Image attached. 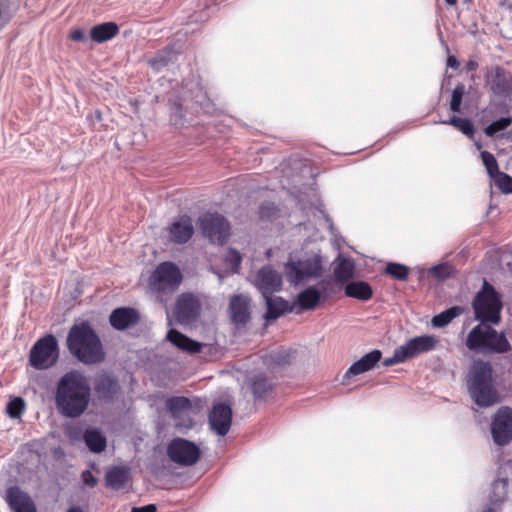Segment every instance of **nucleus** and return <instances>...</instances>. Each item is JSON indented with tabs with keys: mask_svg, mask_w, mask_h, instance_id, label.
<instances>
[{
	"mask_svg": "<svg viewBox=\"0 0 512 512\" xmlns=\"http://www.w3.org/2000/svg\"><path fill=\"white\" fill-rule=\"evenodd\" d=\"M259 214L262 219L271 218L277 214V209L273 204L267 203L260 207Z\"/></svg>",
	"mask_w": 512,
	"mask_h": 512,
	"instance_id": "49530a36",
	"label": "nucleus"
},
{
	"mask_svg": "<svg viewBox=\"0 0 512 512\" xmlns=\"http://www.w3.org/2000/svg\"><path fill=\"white\" fill-rule=\"evenodd\" d=\"M5 500L13 512H36L31 497L17 486L7 489Z\"/></svg>",
	"mask_w": 512,
	"mask_h": 512,
	"instance_id": "aec40b11",
	"label": "nucleus"
},
{
	"mask_svg": "<svg viewBox=\"0 0 512 512\" xmlns=\"http://www.w3.org/2000/svg\"><path fill=\"white\" fill-rule=\"evenodd\" d=\"M324 299L325 296L318 288L309 286L298 293L292 304L294 311L301 313L315 310Z\"/></svg>",
	"mask_w": 512,
	"mask_h": 512,
	"instance_id": "f3484780",
	"label": "nucleus"
},
{
	"mask_svg": "<svg viewBox=\"0 0 512 512\" xmlns=\"http://www.w3.org/2000/svg\"><path fill=\"white\" fill-rule=\"evenodd\" d=\"M167 455L172 462L180 466H191L198 461L200 449L191 441L175 438L168 444Z\"/></svg>",
	"mask_w": 512,
	"mask_h": 512,
	"instance_id": "9b49d317",
	"label": "nucleus"
},
{
	"mask_svg": "<svg viewBox=\"0 0 512 512\" xmlns=\"http://www.w3.org/2000/svg\"><path fill=\"white\" fill-rule=\"evenodd\" d=\"M464 309L460 306H453L432 318V325L436 328L447 326L454 318L460 316Z\"/></svg>",
	"mask_w": 512,
	"mask_h": 512,
	"instance_id": "2f4dec72",
	"label": "nucleus"
},
{
	"mask_svg": "<svg viewBox=\"0 0 512 512\" xmlns=\"http://www.w3.org/2000/svg\"><path fill=\"white\" fill-rule=\"evenodd\" d=\"M139 320V315L133 308L120 307L112 311L109 322L116 330H125L135 325Z\"/></svg>",
	"mask_w": 512,
	"mask_h": 512,
	"instance_id": "5701e85b",
	"label": "nucleus"
},
{
	"mask_svg": "<svg viewBox=\"0 0 512 512\" xmlns=\"http://www.w3.org/2000/svg\"><path fill=\"white\" fill-rule=\"evenodd\" d=\"M492 179L503 194H512V176L500 171Z\"/></svg>",
	"mask_w": 512,
	"mask_h": 512,
	"instance_id": "c9c22d12",
	"label": "nucleus"
},
{
	"mask_svg": "<svg viewBox=\"0 0 512 512\" xmlns=\"http://www.w3.org/2000/svg\"><path fill=\"white\" fill-rule=\"evenodd\" d=\"M253 284L263 297H267L281 290L282 275L270 265H266L257 271Z\"/></svg>",
	"mask_w": 512,
	"mask_h": 512,
	"instance_id": "4468645a",
	"label": "nucleus"
},
{
	"mask_svg": "<svg viewBox=\"0 0 512 512\" xmlns=\"http://www.w3.org/2000/svg\"><path fill=\"white\" fill-rule=\"evenodd\" d=\"M355 264L352 259L339 255L335 261L334 278L338 283H346L354 276Z\"/></svg>",
	"mask_w": 512,
	"mask_h": 512,
	"instance_id": "a878e982",
	"label": "nucleus"
},
{
	"mask_svg": "<svg viewBox=\"0 0 512 512\" xmlns=\"http://www.w3.org/2000/svg\"><path fill=\"white\" fill-rule=\"evenodd\" d=\"M445 2L448 4V5H454L457 3V0H445Z\"/></svg>",
	"mask_w": 512,
	"mask_h": 512,
	"instance_id": "5fc2aeb1",
	"label": "nucleus"
},
{
	"mask_svg": "<svg viewBox=\"0 0 512 512\" xmlns=\"http://www.w3.org/2000/svg\"><path fill=\"white\" fill-rule=\"evenodd\" d=\"M58 343L55 336L49 334L39 339L30 350L31 366L43 370L53 366L58 359Z\"/></svg>",
	"mask_w": 512,
	"mask_h": 512,
	"instance_id": "6e6552de",
	"label": "nucleus"
},
{
	"mask_svg": "<svg viewBox=\"0 0 512 512\" xmlns=\"http://www.w3.org/2000/svg\"><path fill=\"white\" fill-rule=\"evenodd\" d=\"M276 363H277V364H279V365H281V364L286 363V361H283V360H280V359H278V358H277V359H276Z\"/></svg>",
	"mask_w": 512,
	"mask_h": 512,
	"instance_id": "6e6d98bb",
	"label": "nucleus"
},
{
	"mask_svg": "<svg viewBox=\"0 0 512 512\" xmlns=\"http://www.w3.org/2000/svg\"><path fill=\"white\" fill-rule=\"evenodd\" d=\"M345 294L348 297L361 301H368L373 295L371 286L364 281L350 282L345 287Z\"/></svg>",
	"mask_w": 512,
	"mask_h": 512,
	"instance_id": "c756f323",
	"label": "nucleus"
},
{
	"mask_svg": "<svg viewBox=\"0 0 512 512\" xmlns=\"http://www.w3.org/2000/svg\"><path fill=\"white\" fill-rule=\"evenodd\" d=\"M83 438L87 447L94 453H100L106 448V438L97 430H86Z\"/></svg>",
	"mask_w": 512,
	"mask_h": 512,
	"instance_id": "7c9ffc66",
	"label": "nucleus"
},
{
	"mask_svg": "<svg viewBox=\"0 0 512 512\" xmlns=\"http://www.w3.org/2000/svg\"><path fill=\"white\" fill-rule=\"evenodd\" d=\"M481 159L491 179L500 172L498 162L492 153L488 151H482Z\"/></svg>",
	"mask_w": 512,
	"mask_h": 512,
	"instance_id": "f704fd0d",
	"label": "nucleus"
},
{
	"mask_svg": "<svg viewBox=\"0 0 512 512\" xmlns=\"http://www.w3.org/2000/svg\"><path fill=\"white\" fill-rule=\"evenodd\" d=\"M67 512H83V510L79 506H73Z\"/></svg>",
	"mask_w": 512,
	"mask_h": 512,
	"instance_id": "864d4df0",
	"label": "nucleus"
},
{
	"mask_svg": "<svg viewBox=\"0 0 512 512\" xmlns=\"http://www.w3.org/2000/svg\"><path fill=\"white\" fill-rule=\"evenodd\" d=\"M486 83L494 96L508 98L512 94V75L500 66L491 68Z\"/></svg>",
	"mask_w": 512,
	"mask_h": 512,
	"instance_id": "ddd939ff",
	"label": "nucleus"
},
{
	"mask_svg": "<svg viewBox=\"0 0 512 512\" xmlns=\"http://www.w3.org/2000/svg\"><path fill=\"white\" fill-rule=\"evenodd\" d=\"M493 441L499 445H507L512 440V409L501 407L494 415L491 424Z\"/></svg>",
	"mask_w": 512,
	"mask_h": 512,
	"instance_id": "f8f14e48",
	"label": "nucleus"
},
{
	"mask_svg": "<svg viewBox=\"0 0 512 512\" xmlns=\"http://www.w3.org/2000/svg\"><path fill=\"white\" fill-rule=\"evenodd\" d=\"M194 233L191 217L184 215L169 226V239L172 242L183 244L188 242Z\"/></svg>",
	"mask_w": 512,
	"mask_h": 512,
	"instance_id": "4be33fe9",
	"label": "nucleus"
},
{
	"mask_svg": "<svg viewBox=\"0 0 512 512\" xmlns=\"http://www.w3.org/2000/svg\"><path fill=\"white\" fill-rule=\"evenodd\" d=\"M229 312L231 321L235 325H245L250 320V298L245 295L231 297Z\"/></svg>",
	"mask_w": 512,
	"mask_h": 512,
	"instance_id": "412c9836",
	"label": "nucleus"
},
{
	"mask_svg": "<svg viewBox=\"0 0 512 512\" xmlns=\"http://www.w3.org/2000/svg\"><path fill=\"white\" fill-rule=\"evenodd\" d=\"M90 397V383L81 372L73 370L60 378L55 403L63 416L75 418L82 415L89 405Z\"/></svg>",
	"mask_w": 512,
	"mask_h": 512,
	"instance_id": "f257e3e1",
	"label": "nucleus"
},
{
	"mask_svg": "<svg viewBox=\"0 0 512 512\" xmlns=\"http://www.w3.org/2000/svg\"><path fill=\"white\" fill-rule=\"evenodd\" d=\"M408 267L399 263H388L385 272L397 280H406L408 277Z\"/></svg>",
	"mask_w": 512,
	"mask_h": 512,
	"instance_id": "e433bc0d",
	"label": "nucleus"
},
{
	"mask_svg": "<svg viewBox=\"0 0 512 512\" xmlns=\"http://www.w3.org/2000/svg\"><path fill=\"white\" fill-rule=\"evenodd\" d=\"M468 391L480 407H489L499 402V396L492 380V366L482 360L474 361L468 381Z\"/></svg>",
	"mask_w": 512,
	"mask_h": 512,
	"instance_id": "7ed1b4c3",
	"label": "nucleus"
},
{
	"mask_svg": "<svg viewBox=\"0 0 512 512\" xmlns=\"http://www.w3.org/2000/svg\"><path fill=\"white\" fill-rule=\"evenodd\" d=\"M466 346L469 350L482 354H502L511 349L503 333H498L490 323L482 322L469 332Z\"/></svg>",
	"mask_w": 512,
	"mask_h": 512,
	"instance_id": "20e7f679",
	"label": "nucleus"
},
{
	"mask_svg": "<svg viewBox=\"0 0 512 512\" xmlns=\"http://www.w3.org/2000/svg\"><path fill=\"white\" fill-rule=\"evenodd\" d=\"M381 356V351L377 349L365 354L349 367L344 375V378H351L373 369L374 366L380 361Z\"/></svg>",
	"mask_w": 512,
	"mask_h": 512,
	"instance_id": "b1692460",
	"label": "nucleus"
},
{
	"mask_svg": "<svg viewBox=\"0 0 512 512\" xmlns=\"http://www.w3.org/2000/svg\"><path fill=\"white\" fill-rule=\"evenodd\" d=\"M25 409L22 398H14L7 405V413L11 418H19Z\"/></svg>",
	"mask_w": 512,
	"mask_h": 512,
	"instance_id": "79ce46f5",
	"label": "nucleus"
},
{
	"mask_svg": "<svg viewBox=\"0 0 512 512\" xmlns=\"http://www.w3.org/2000/svg\"><path fill=\"white\" fill-rule=\"evenodd\" d=\"M447 66L452 68V69H457L458 68L459 62H458V60L456 59L455 56H452V55L448 56V58H447Z\"/></svg>",
	"mask_w": 512,
	"mask_h": 512,
	"instance_id": "8fccbe9b",
	"label": "nucleus"
},
{
	"mask_svg": "<svg viewBox=\"0 0 512 512\" xmlns=\"http://www.w3.org/2000/svg\"><path fill=\"white\" fill-rule=\"evenodd\" d=\"M429 271H430V274L432 276H434L435 278H437L439 280H444V279L450 277V275L453 272V268L451 265L444 263V264H439V265H435V266L431 267Z\"/></svg>",
	"mask_w": 512,
	"mask_h": 512,
	"instance_id": "c03bdc74",
	"label": "nucleus"
},
{
	"mask_svg": "<svg viewBox=\"0 0 512 512\" xmlns=\"http://www.w3.org/2000/svg\"><path fill=\"white\" fill-rule=\"evenodd\" d=\"M182 281V274L172 262L160 263L149 279V287L155 293H172Z\"/></svg>",
	"mask_w": 512,
	"mask_h": 512,
	"instance_id": "0eeeda50",
	"label": "nucleus"
},
{
	"mask_svg": "<svg viewBox=\"0 0 512 512\" xmlns=\"http://www.w3.org/2000/svg\"><path fill=\"white\" fill-rule=\"evenodd\" d=\"M284 272L292 285L318 278L322 274V257L318 253H311L297 261H289L285 264Z\"/></svg>",
	"mask_w": 512,
	"mask_h": 512,
	"instance_id": "423d86ee",
	"label": "nucleus"
},
{
	"mask_svg": "<svg viewBox=\"0 0 512 512\" xmlns=\"http://www.w3.org/2000/svg\"><path fill=\"white\" fill-rule=\"evenodd\" d=\"M67 346L70 353L85 364L99 363L104 359L101 341L86 323L71 327Z\"/></svg>",
	"mask_w": 512,
	"mask_h": 512,
	"instance_id": "f03ea898",
	"label": "nucleus"
},
{
	"mask_svg": "<svg viewBox=\"0 0 512 512\" xmlns=\"http://www.w3.org/2000/svg\"><path fill=\"white\" fill-rule=\"evenodd\" d=\"M198 223L202 234L211 243L223 244L230 235L228 221L218 213H207L199 218Z\"/></svg>",
	"mask_w": 512,
	"mask_h": 512,
	"instance_id": "9d476101",
	"label": "nucleus"
},
{
	"mask_svg": "<svg viewBox=\"0 0 512 512\" xmlns=\"http://www.w3.org/2000/svg\"><path fill=\"white\" fill-rule=\"evenodd\" d=\"M464 93H465V87L463 84H458L452 91L451 101H450V109L453 112H455V113L460 112L461 103H462Z\"/></svg>",
	"mask_w": 512,
	"mask_h": 512,
	"instance_id": "ea45409f",
	"label": "nucleus"
},
{
	"mask_svg": "<svg viewBox=\"0 0 512 512\" xmlns=\"http://www.w3.org/2000/svg\"><path fill=\"white\" fill-rule=\"evenodd\" d=\"M200 302L191 293L181 294L176 302L175 317L181 324H189L194 321L200 313Z\"/></svg>",
	"mask_w": 512,
	"mask_h": 512,
	"instance_id": "2eb2a0df",
	"label": "nucleus"
},
{
	"mask_svg": "<svg viewBox=\"0 0 512 512\" xmlns=\"http://www.w3.org/2000/svg\"><path fill=\"white\" fill-rule=\"evenodd\" d=\"M166 407L175 422L176 428L187 430L193 426V417L197 414L198 408L193 405L190 399L184 396L171 397L167 399Z\"/></svg>",
	"mask_w": 512,
	"mask_h": 512,
	"instance_id": "1a4fd4ad",
	"label": "nucleus"
},
{
	"mask_svg": "<svg viewBox=\"0 0 512 512\" xmlns=\"http://www.w3.org/2000/svg\"><path fill=\"white\" fill-rule=\"evenodd\" d=\"M128 473L125 469L115 467L106 474V484L112 489H120L124 487L127 481Z\"/></svg>",
	"mask_w": 512,
	"mask_h": 512,
	"instance_id": "473e14b6",
	"label": "nucleus"
},
{
	"mask_svg": "<svg viewBox=\"0 0 512 512\" xmlns=\"http://www.w3.org/2000/svg\"><path fill=\"white\" fill-rule=\"evenodd\" d=\"M241 261H242L241 254L237 250H235L233 248H229L225 255V263L231 268V270L234 273L238 272Z\"/></svg>",
	"mask_w": 512,
	"mask_h": 512,
	"instance_id": "a19ab883",
	"label": "nucleus"
},
{
	"mask_svg": "<svg viewBox=\"0 0 512 512\" xmlns=\"http://www.w3.org/2000/svg\"><path fill=\"white\" fill-rule=\"evenodd\" d=\"M406 360L407 359L405 357V353L401 349V347L399 346L398 348H396L394 350L393 355L391 357H388V358L384 359L382 364L385 367H389V366H392V365H395V364L403 363Z\"/></svg>",
	"mask_w": 512,
	"mask_h": 512,
	"instance_id": "a18cd8bd",
	"label": "nucleus"
},
{
	"mask_svg": "<svg viewBox=\"0 0 512 512\" xmlns=\"http://www.w3.org/2000/svg\"><path fill=\"white\" fill-rule=\"evenodd\" d=\"M466 66H467V70H468V71H474V70H476V69H477L478 64H477V62L470 60V61L467 63V65H466Z\"/></svg>",
	"mask_w": 512,
	"mask_h": 512,
	"instance_id": "603ef678",
	"label": "nucleus"
},
{
	"mask_svg": "<svg viewBox=\"0 0 512 512\" xmlns=\"http://www.w3.org/2000/svg\"><path fill=\"white\" fill-rule=\"evenodd\" d=\"M267 306V312L265 314V319L269 322L271 320L278 319L281 315L294 311L293 304H289L288 301L284 300L281 297H272V295H268L264 297Z\"/></svg>",
	"mask_w": 512,
	"mask_h": 512,
	"instance_id": "393cba45",
	"label": "nucleus"
},
{
	"mask_svg": "<svg viewBox=\"0 0 512 512\" xmlns=\"http://www.w3.org/2000/svg\"><path fill=\"white\" fill-rule=\"evenodd\" d=\"M119 29L113 22H106L92 27L90 36L93 41L102 43L117 35Z\"/></svg>",
	"mask_w": 512,
	"mask_h": 512,
	"instance_id": "c85d7f7f",
	"label": "nucleus"
},
{
	"mask_svg": "<svg viewBox=\"0 0 512 512\" xmlns=\"http://www.w3.org/2000/svg\"><path fill=\"white\" fill-rule=\"evenodd\" d=\"M138 512H156V506L154 504H148L142 507H136Z\"/></svg>",
	"mask_w": 512,
	"mask_h": 512,
	"instance_id": "3c124183",
	"label": "nucleus"
},
{
	"mask_svg": "<svg viewBox=\"0 0 512 512\" xmlns=\"http://www.w3.org/2000/svg\"><path fill=\"white\" fill-rule=\"evenodd\" d=\"M443 124L452 125L455 128L459 129L463 134L467 136H472L474 133V126L471 123L469 119L466 118H459L456 116H453L449 120L442 121Z\"/></svg>",
	"mask_w": 512,
	"mask_h": 512,
	"instance_id": "72a5a7b5",
	"label": "nucleus"
},
{
	"mask_svg": "<svg viewBox=\"0 0 512 512\" xmlns=\"http://www.w3.org/2000/svg\"><path fill=\"white\" fill-rule=\"evenodd\" d=\"M475 318L482 323L498 324L502 302L492 285L484 281L482 289L473 300Z\"/></svg>",
	"mask_w": 512,
	"mask_h": 512,
	"instance_id": "39448f33",
	"label": "nucleus"
},
{
	"mask_svg": "<svg viewBox=\"0 0 512 512\" xmlns=\"http://www.w3.org/2000/svg\"><path fill=\"white\" fill-rule=\"evenodd\" d=\"M232 410L230 406L218 403L213 406L209 414L211 429L220 436H225L231 426Z\"/></svg>",
	"mask_w": 512,
	"mask_h": 512,
	"instance_id": "dca6fc26",
	"label": "nucleus"
},
{
	"mask_svg": "<svg viewBox=\"0 0 512 512\" xmlns=\"http://www.w3.org/2000/svg\"><path fill=\"white\" fill-rule=\"evenodd\" d=\"M118 384L117 381L108 376L100 375L95 381V391L99 398L111 399L117 393Z\"/></svg>",
	"mask_w": 512,
	"mask_h": 512,
	"instance_id": "cd10ccee",
	"label": "nucleus"
},
{
	"mask_svg": "<svg viewBox=\"0 0 512 512\" xmlns=\"http://www.w3.org/2000/svg\"><path fill=\"white\" fill-rule=\"evenodd\" d=\"M131 512H138V510L136 507H134Z\"/></svg>",
	"mask_w": 512,
	"mask_h": 512,
	"instance_id": "4d7b16f0",
	"label": "nucleus"
},
{
	"mask_svg": "<svg viewBox=\"0 0 512 512\" xmlns=\"http://www.w3.org/2000/svg\"><path fill=\"white\" fill-rule=\"evenodd\" d=\"M438 339L434 335H422L409 339L401 349L405 353L406 359L414 358L421 353L432 351L436 348Z\"/></svg>",
	"mask_w": 512,
	"mask_h": 512,
	"instance_id": "6ab92c4d",
	"label": "nucleus"
},
{
	"mask_svg": "<svg viewBox=\"0 0 512 512\" xmlns=\"http://www.w3.org/2000/svg\"><path fill=\"white\" fill-rule=\"evenodd\" d=\"M270 388L267 380L263 377L255 378L251 383V389L255 398H261L266 391Z\"/></svg>",
	"mask_w": 512,
	"mask_h": 512,
	"instance_id": "37998d69",
	"label": "nucleus"
},
{
	"mask_svg": "<svg viewBox=\"0 0 512 512\" xmlns=\"http://www.w3.org/2000/svg\"><path fill=\"white\" fill-rule=\"evenodd\" d=\"M488 109L490 111L495 110L500 114H507L505 117H501L493 121L485 128V134L489 137H495L499 132L506 130L512 124V115L510 114V107L505 101L491 100Z\"/></svg>",
	"mask_w": 512,
	"mask_h": 512,
	"instance_id": "a211bd4d",
	"label": "nucleus"
},
{
	"mask_svg": "<svg viewBox=\"0 0 512 512\" xmlns=\"http://www.w3.org/2000/svg\"><path fill=\"white\" fill-rule=\"evenodd\" d=\"M82 476H83V481L85 482V484H87L89 486H94L96 484V479L93 477L91 472L85 471V472H83Z\"/></svg>",
	"mask_w": 512,
	"mask_h": 512,
	"instance_id": "09e8293b",
	"label": "nucleus"
},
{
	"mask_svg": "<svg viewBox=\"0 0 512 512\" xmlns=\"http://www.w3.org/2000/svg\"><path fill=\"white\" fill-rule=\"evenodd\" d=\"M70 39H72L73 41H77V42H81V41H84L86 39V36H85V33L83 30L81 29H76V30H73L70 35H69Z\"/></svg>",
	"mask_w": 512,
	"mask_h": 512,
	"instance_id": "de8ad7c7",
	"label": "nucleus"
},
{
	"mask_svg": "<svg viewBox=\"0 0 512 512\" xmlns=\"http://www.w3.org/2000/svg\"><path fill=\"white\" fill-rule=\"evenodd\" d=\"M172 58L173 53L170 50H166L150 59L149 64L155 71H160L172 60Z\"/></svg>",
	"mask_w": 512,
	"mask_h": 512,
	"instance_id": "58836bf2",
	"label": "nucleus"
},
{
	"mask_svg": "<svg viewBox=\"0 0 512 512\" xmlns=\"http://www.w3.org/2000/svg\"><path fill=\"white\" fill-rule=\"evenodd\" d=\"M167 339L177 348L190 353L200 352L202 344L194 341L175 329L169 330Z\"/></svg>",
	"mask_w": 512,
	"mask_h": 512,
	"instance_id": "bb28decb",
	"label": "nucleus"
},
{
	"mask_svg": "<svg viewBox=\"0 0 512 512\" xmlns=\"http://www.w3.org/2000/svg\"><path fill=\"white\" fill-rule=\"evenodd\" d=\"M507 486L508 481L505 479L497 480L493 483V495L491 496V501L493 503L501 502L507 496Z\"/></svg>",
	"mask_w": 512,
	"mask_h": 512,
	"instance_id": "4c0bfd02",
	"label": "nucleus"
}]
</instances>
